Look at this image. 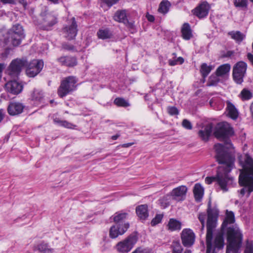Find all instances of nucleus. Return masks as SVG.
<instances>
[{
	"label": "nucleus",
	"instance_id": "30",
	"mask_svg": "<svg viewBox=\"0 0 253 253\" xmlns=\"http://www.w3.org/2000/svg\"><path fill=\"white\" fill-rule=\"evenodd\" d=\"M167 227L170 231L180 230L181 228V222L175 218H170Z\"/></svg>",
	"mask_w": 253,
	"mask_h": 253
},
{
	"label": "nucleus",
	"instance_id": "23",
	"mask_svg": "<svg viewBox=\"0 0 253 253\" xmlns=\"http://www.w3.org/2000/svg\"><path fill=\"white\" fill-rule=\"evenodd\" d=\"M212 126L211 124L205 126L204 129L200 130L198 135L202 140L207 141L209 140L212 130Z\"/></svg>",
	"mask_w": 253,
	"mask_h": 253
},
{
	"label": "nucleus",
	"instance_id": "49",
	"mask_svg": "<svg viewBox=\"0 0 253 253\" xmlns=\"http://www.w3.org/2000/svg\"><path fill=\"white\" fill-rule=\"evenodd\" d=\"M168 112L170 115H177L179 114L178 109L174 106L169 107L168 108Z\"/></svg>",
	"mask_w": 253,
	"mask_h": 253
},
{
	"label": "nucleus",
	"instance_id": "12",
	"mask_svg": "<svg viewBox=\"0 0 253 253\" xmlns=\"http://www.w3.org/2000/svg\"><path fill=\"white\" fill-rule=\"evenodd\" d=\"M181 238L182 244L184 247H190L195 242V235L191 229H184L181 233Z\"/></svg>",
	"mask_w": 253,
	"mask_h": 253
},
{
	"label": "nucleus",
	"instance_id": "45",
	"mask_svg": "<svg viewBox=\"0 0 253 253\" xmlns=\"http://www.w3.org/2000/svg\"><path fill=\"white\" fill-rule=\"evenodd\" d=\"M163 215L160 214H157L155 217L151 220V225L152 226H154L160 223L162 220Z\"/></svg>",
	"mask_w": 253,
	"mask_h": 253
},
{
	"label": "nucleus",
	"instance_id": "6",
	"mask_svg": "<svg viewBox=\"0 0 253 253\" xmlns=\"http://www.w3.org/2000/svg\"><path fill=\"white\" fill-rule=\"evenodd\" d=\"M227 236L228 250H239L242 241V234L240 231L233 226H230L227 229Z\"/></svg>",
	"mask_w": 253,
	"mask_h": 253
},
{
	"label": "nucleus",
	"instance_id": "25",
	"mask_svg": "<svg viewBox=\"0 0 253 253\" xmlns=\"http://www.w3.org/2000/svg\"><path fill=\"white\" fill-rule=\"evenodd\" d=\"M204 190L200 183H196L193 189V193L196 201L200 202L203 198Z\"/></svg>",
	"mask_w": 253,
	"mask_h": 253
},
{
	"label": "nucleus",
	"instance_id": "27",
	"mask_svg": "<svg viewBox=\"0 0 253 253\" xmlns=\"http://www.w3.org/2000/svg\"><path fill=\"white\" fill-rule=\"evenodd\" d=\"M128 213L123 211L116 212L113 216V220L116 224H124V220L127 218Z\"/></svg>",
	"mask_w": 253,
	"mask_h": 253
},
{
	"label": "nucleus",
	"instance_id": "3",
	"mask_svg": "<svg viewBox=\"0 0 253 253\" xmlns=\"http://www.w3.org/2000/svg\"><path fill=\"white\" fill-rule=\"evenodd\" d=\"M213 133L215 137L224 141V145L220 144L223 146L226 151L230 153L228 149L231 148L233 145L229 137L234 134V130L230 125L226 122L219 123Z\"/></svg>",
	"mask_w": 253,
	"mask_h": 253
},
{
	"label": "nucleus",
	"instance_id": "29",
	"mask_svg": "<svg viewBox=\"0 0 253 253\" xmlns=\"http://www.w3.org/2000/svg\"><path fill=\"white\" fill-rule=\"evenodd\" d=\"M114 19L117 22L124 23L128 19L126 10L125 9L117 10L114 16Z\"/></svg>",
	"mask_w": 253,
	"mask_h": 253
},
{
	"label": "nucleus",
	"instance_id": "11",
	"mask_svg": "<svg viewBox=\"0 0 253 253\" xmlns=\"http://www.w3.org/2000/svg\"><path fill=\"white\" fill-rule=\"evenodd\" d=\"M28 65V60L26 58H17L13 60L8 67L10 74L12 76H18L23 68Z\"/></svg>",
	"mask_w": 253,
	"mask_h": 253
},
{
	"label": "nucleus",
	"instance_id": "31",
	"mask_svg": "<svg viewBox=\"0 0 253 253\" xmlns=\"http://www.w3.org/2000/svg\"><path fill=\"white\" fill-rule=\"evenodd\" d=\"M228 35L237 43H241L246 37L244 34L239 31H232L229 32Z\"/></svg>",
	"mask_w": 253,
	"mask_h": 253
},
{
	"label": "nucleus",
	"instance_id": "57",
	"mask_svg": "<svg viewBox=\"0 0 253 253\" xmlns=\"http://www.w3.org/2000/svg\"><path fill=\"white\" fill-rule=\"evenodd\" d=\"M169 64L170 65V66H175L177 64H178L176 59L175 60H172V59H169Z\"/></svg>",
	"mask_w": 253,
	"mask_h": 253
},
{
	"label": "nucleus",
	"instance_id": "4",
	"mask_svg": "<svg viewBox=\"0 0 253 253\" xmlns=\"http://www.w3.org/2000/svg\"><path fill=\"white\" fill-rule=\"evenodd\" d=\"M239 184L244 187L240 191L241 197L247 193V197H249L253 191V170L242 171L239 176Z\"/></svg>",
	"mask_w": 253,
	"mask_h": 253
},
{
	"label": "nucleus",
	"instance_id": "9",
	"mask_svg": "<svg viewBox=\"0 0 253 253\" xmlns=\"http://www.w3.org/2000/svg\"><path fill=\"white\" fill-rule=\"evenodd\" d=\"M247 68V64L244 61L238 62L233 68V78L235 82L241 84L244 81Z\"/></svg>",
	"mask_w": 253,
	"mask_h": 253
},
{
	"label": "nucleus",
	"instance_id": "16",
	"mask_svg": "<svg viewBox=\"0 0 253 253\" xmlns=\"http://www.w3.org/2000/svg\"><path fill=\"white\" fill-rule=\"evenodd\" d=\"M187 187L185 185H181L174 188L170 193L173 200L179 202L183 201L185 199Z\"/></svg>",
	"mask_w": 253,
	"mask_h": 253
},
{
	"label": "nucleus",
	"instance_id": "42",
	"mask_svg": "<svg viewBox=\"0 0 253 253\" xmlns=\"http://www.w3.org/2000/svg\"><path fill=\"white\" fill-rule=\"evenodd\" d=\"M198 218L201 223V231L202 233H203L204 232V230L205 229V226L206 214L204 212H200L198 214Z\"/></svg>",
	"mask_w": 253,
	"mask_h": 253
},
{
	"label": "nucleus",
	"instance_id": "15",
	"mask_svg": "<svg viewBox=\"0 0 253 253\" xmlns=\"http://www.w3.org/2000/svg\"><path fill=\"white\" fill-rule=\"evenodd\" d=\"M77 26L75 18L73 17L71 24L63 28V32L67 40H72L76 37L78 32Z\"/></svg>",
	"mask_w": 253,
	"mask_h": 253
},
{
	"label": "nucleus",
	"instance_id": "53",
	"mask_svg": "<svg viewBox=\"0 0 253 253\" xmlns=\"http://www.w3.org/2000/svg\"><path fill=\"white\" fill-rule=\"evenodd\" d=\"M53 121L55 124L61 126L64 120H61L59 118L53 116Z\"/></svg>",
	"mask_w": 253,
	"mask_h": 253
},
{
	"label": "nucleus",
	"instance_id": "20",
	"mask_svg": "<svg viewBox=\"0 0 253 253\" xmlns=\"http://www.w3.org/2000/svg\"><path fill=\"white\" fill-rule=\"evenodd\" d=\"M57 61L61 66L73 67L77 64V60L75 57L71 56H63L57 59Z\"/></svg>",
	"mask_w": 253,
	"mask_h": 253
},
{
	"label": "nucleus",
	"instance_id": "10",
	"mask_svg": "<svg viewBox=\"0 0 253 253\" xmlns=\"http://www.w3.org/2000/svg\"><path fill=\"white\" fill-rule=\"evenodd\" d=\"M43 62L42 60L34 59L29 62L26 66V73L29 77H35L42 71Z\"/></svg>",
	"mask_w": 253,
	"mask_h": 253
},
{
	"label": "nucleus",
	"instance_id": "37",
	"mask_svg": "<svg viewBox=\"0 0 253 253\" xmlns=\"http://www.w3.org/2000/svg\"><path fill=\"white\" fill-rule=\"evenodd\" d=\"M240 96L242 100H248L251 99L253 96V93L247 88H244L240 94Z\"/></svg>",
	"mask_w": 253,
	"mask_h": 253
},
{
	"label": "nucleus",
	"instance_id": "13",
	"mask_svg": "<svg viewBox=\"0 0 253 253\" xmlns=\"http://www.w3.org/2000/svg\"><path fill=\"white\" fill-rule=\"evenodd\" d=\"M129 227L128 222L124 224H119L118 225L112 226L109 231V235L111 238H116L119 235L124 234Z\"/></svg>",
	"mask_w": 253,
	"mask_h": 253
},
{
	"label": "nucleus",
	"instance_id": "17",
	"mask_svg": "<svg viewBox=\"0 0 253 253\" xmlns=\"http://www.w3.org/2000/svg\"><path fill=\"white\" fill-rule=\"evenodd\" d=\"M210 6L207 1H204L197 6L193 10V14L199 19L207 16Z\"/></svg>",
	"mask_w": 253,
	"mask_h": 253
},
{
	"label": "nucleus",
	"instance_id": "33",
	"mask_svg": "<svg viewBox=\"0 0 253 253\" xmlns=\"http://www.w3.org/2000/svg\"><path fill=\"white\" fill-rule=\"evenodd\" d=\"M230 70V65L225 64L219 66L216 70V75L218 77H221L229 73Z\"/></svg>",
	"mask_w": 253,
	"mask_h": 253
},
{
	"label": "nucleus",
	"instance_id": "21",
	"mask_svg": "<svg viewBox=\"0 0 253 253\" xmlns=\"http://www.w3.org/2000/svg\"><path fill=\"white\" fill-rule=\"evenodd\" d=\"M6 85L8 91L13 94L20 93L23 89V85L15 81L7 83Z\"/></svg>",
	"mask_w": 253,
	"mask_h": 253
},
{
	"label": "nucleus",
	"instance_id": "44",
	"mask_svg": "<svg viewBox=\"0 0 253 253\" xmlns=\"http://www.w3.org/2000/svg\"><path fill=\"white\" fill-rule=\"evenodd\" d=\"M219 81V79L218 77L216 76L211 75L209 79L208 83V85L209 86H213L217 84V83Z\"/></svg>",
	"mask_w": 253,
	"mask_h": 253
},
{
	"label": "nucleus",
	"instance_id": "63",
	"mask_svg": "<svg viewBox=\"0 0 253 253\" xmlns=\"http://www.w3.org/2000/svg\"><path fill=\"white\" fill-rule=\"evenodd\" d=\"M250 111L251 113L252 117L253 118V102L251 103V104L250 105Z\"/></svg>",
	"mask_w": 253,
	"mask_h": 253
},
{
	"label": "nucleus",
	"instance_id": "52",
	"mask_svg": "<svg viewBox=\"0 0 253 253\" xmlns=\"http://www.w3.org/2000/svg\"><path fill=\"white\" fill-rule=\"evenodd\" d=\"M62 47L63 49L68 51L74 50L75 49V47L74 45L68 43H62Z\"/></svg>",
	"mask_w": 253,
	"mask_h": 253
},
{
	"label": "nucleus",
	"instance_id": "36",
	"mask_svg": "<svg viewBox=\"0 0 253 253\" xmlns=\"http://www.w3.org/2000/svg\"><path fill=\"white\" fill-rule=\"evenodd\" d=\"M170 3L168 0H163L160 4L158 11L159 12L166 14L169 9Z\"/></svg>",
	"mask_w": 253,
	"mask_h": 253
},
{
	"label": "nucleus",
	"instance_id": "54",
	"mask_svg": "<svg viewBox=\"0 0 253 253\" xmlns=\"http://www.w3.org/2000/svg\"><path fill=\"white\" fill-rule=\"evenodd\" d=\"M234 54V52L232 50H229L227 51L226 53L224 54H222V57H229L233 55Z\"/></svg>",
	"mask_w": 253,
	"mask_h": 253
},
{
	"label": "nucleus",
	"instance_id": "19",
	"mask_svg": "<svg viewBox=\"0 0 253 253\" xmlns=\"http://www.w3.org/2000/svg\"><path fill=\"white\" fill-rule=\"evenodd\" d=\"M25 106L19 102H11L8 105L7 112L11 116H15L22 113Z\"/></svg>",
	"mask_w": 253,
	"mask_h": 253
},
{
	"label": "nucleus",
	"instance_id": "32",
	"mask_svg": "<svg viewBox=\"0 0 253 253\" xmlns=\"http://www.w3.org/2000/svg\"><path fill=\"white\" fill-rule=\"evenodd\" d=\"M97 35L98 38L102 40L111 39L113 36L112 32L108 28L99 29L97 33Z\"/></svg>",
	"mask_w": 253,
	"mask_h": 253
},
{
	"label": "nucleus",
	"instance_id": "61",
	"mask_svg": "<svg viewBox=\"0 0 253 253\" xmlns=\"http://www.w3.org/2000/svg\"><path fill=\"white\" fill-rule=\"evenodd\" d=\"M4 118V114L3 110L0 109V123L2 121Z\"/></svg>",
	"mask_w": 253,
	"mask_h": 253
},
{
	"label": "nucleus",
	"instance_id": "1",
	"mask_svg": "<svg viewBox=\"0 0 253 253\" xmlns=\"http://www.w3.org/2000/svg\"><path fill=\"white\" fill-rule=\"evenodd\" d=\"M214 149L216 153L215 157L216 161L219 164H223L224 166L218 167L216 175L207 177L205 181L208 184H211L213 181H216L221 189L226 192L228 191L227 185L233 179L229 176V173L234 166L235 158L231 153L226 151L220 143L215 144Z\"/></svg>",
	"mask_w": 253,
	"mask_h": 253
},
{
	"label": "nucleus",
	"instance_id": "51",
	"mask_svg": "<svg viewBox=\"0 0 253 253\" xmlns=\"http://www.w3.org/2000/svg\"><path fill=\"white\" fill-rule=\"evenodd\" d=\"M120 0H101L102 2L106 4L109 7L116 4Z\"/></svg>",
	"mask_w": 253,
	"mask_h": 253
},
{
	"label": "nucleus",
	"instance_id": "60",
	"mask_svg": "<svg viewBox=\"0 0 253 253\" xmlns=\"http://www.w3.org/2000/svg\"><path fill=\"white\" fill-rule=\"evenodd\" d=\"M239 250H228V248H227L226 253H238Z\"/></svg>",
	"mask_w": 253,
	"mask_h": 253
},
{
	"label": "nucleus",
	"instance_id": "7",
	"mask_svg": "<svg viewBox=\"0 0 253 253\" xmlns=\"http://www.w3.org/2000/svg\"><path fill=\"white\" fill-rule=\"evenodd\" d=\"M25 37L23 27L19 24L13 25L8 32V40L14 46L19 45Z\"/></svg>",
	"mask_w": 253,
	"mask_h": 253
},
{
	"label": "nucleus",
	"instance_id": "5",
	"mask_svg": "<svg viewBox=\"0 0 253 253\" xmlns=\"http://www.w3.org/2000/svg\"><path fill=\"white\" fill-rule=\"evenodd\" d=\"M78 79L75 76H68L61 82L58 88L57 93L59 96L63 98L76 90Z\"/></svg>",
	"mask_w": 253,
	"mask_h": 253
},
{
	"label": "nucleus",
	"instance_id": "41",
	"mask_svg": "<svg viewBox=\"0 0 253 253\" xmlns=\"http://www.w3.org/2000/svg\"><path fill=\"white\" fill-rule=\"evenodd\" d=\"M233 3L236 7L246 8L248 6L247 0H233Z\"/></svg>",
	"mask_w": 253,
	"mask_h": 253
},
{
	"label": "nucleus",
	"instance_id": "47",
	"mask_svg": "<svg viewBox=\"0 0 253 253\" xmlns=\"http://www.w3.org/2000/svg\"><path fill=\"white\" fill-rule=\"evenodd\" d=\"M182 126L186 129L191 130L192 129V125L191 122L187 120L184 119L182 122Z\"/></svg>",
	"mask_w": 253,
	"mask_h": 253
},
{
	"label": "nucleus",
	"instance_id": "14",
	"mask_svg": "<svg viewBox=\"0 0 253 253\" xmlns=\"http://www.w3.org/2000/svg\"><path fill=\"white\" fill-rule=\"evenodd\" d=\"M42 17L43 25L42 28L44 30H50L51 27L57 23V18L53 15L45 11L41 13Z\"/></svg>",
	"mask_w": 253,
	"mask_h": 253
},
{
	"label": "nucleus",
	"instance_id": "8",
	"mask_svg": "<svg viewBox=\"0 0 253 253\" xmlns=\"http://www.w3.org/2000/svg\"><path fill=\"white\" fill-rule=\"evenodd\" d=\"M138 238L135 234H130L127 238L119 242L116 248L118 252L122 253H127L131 251L137 242Z\"/></svg>",
	"mask_w": 253,
	"mask_h": 253
},
{
	"label": "nucleus",
	"instance_id": "22",
	"mask_svg": "<svg viewBox=\"0 0 253 253\" xmlns=\"http://www.w3.org/2000/svg\"><path fill=\"white\" fill-rule=\"evenodd\" d=\"M135 211L138 217L141 220H145L149 216L148 206L146 204L137 206Z\"/></svg>",
	"mask_w": 253,
	"mask_h": 253
},
{
	"label": "nucleus",
	"instance_id": "38",
	"mask_svg": "<svg viewBox=\"0 0 253 253\" xmlns=\"http://www.w3.org/2000/svg\"><path fill=\"white\" fill-rule=\"evenodd\" d=\"M38 250L42 253H51L53 249L46 243H42L38 246Z\"/></svg>",
	"mask_w": 253,
	"mask_h": 253
},
{
	"label": "nucleus",
	"instance_id": "35",
	"mask_svg": "<svg viewBox=\"0 0 253 253\" xmlns=\"http://www.w3.org/2000/svg\"><path fill=\"white\" fill-rule=\"evenodd\" d=\"M227 108L229 116L233 120L236 119L238 117V112L235 106L231 103H229Z\"/></svg>",
	"mask_w": 253,
	"mask_h": 253
},
{
	"label": "nucleus",
	"instance_id": "59",
	"mask_svg": "<svg viewBox=\"0 0 253 253\" xmlns=\"http://www.w3.org/2000/svg\"><path fill=\"white\" fill-rule=\"evenodd\" d=\"M147 17V20L149 21V22H154V20H155V17H154V16L152 15H148L146 16Z\"/></svg>",
	"mask_w": 253,
	"mask_h": 253
},
{
	"label": "nucleus",
	"instance_id": "2",
	"mask_svg": "<svg viewBox=\"0 0 253 253\" xmlns=\"http://www.w3.org/2000/svg\"><path fill=\"white\" fill-rule=\"evenodd\" d=\"M219 211L216 206H212L211 201L210 200L207 209V233H206V253H211L212 247L213 234L217 225Z\"/></svg>",
	"mask_w": 253,
	"mask_h": 253
},
{
	"label": "nucleus",
	"instance_id": "50",
	"mask_svg": "<svg viewBox=\"0 0 253 253\" xmlns=\"http://www.w3.org/2000/svg\"><path fill=\"white\" fill-rule=\"evenodd\" d=\"M61 126L67 128L74 129L77 127V126L64 120Z\"/></svg>",
	"mask_w": 253,
	"mask_h": 253
},
{
	"label": "nucleus",
	"instance_id": "39",
	"mask_svg": "<svg viewBox=\"0 0 253 253\" xmlns=\"http://www.w3.org/2000/svg\"><path fill=\"white\" fill-rule=\"evenodd\" d=\"M114 103L118 107H127L130 106L129 102L122 97L116 98Z\"/></svg>",
	"mask_w": 253,
	"mask_h": 253
},
{
	"label": "nucleus",
	"instance_id": "24",
	"mask_svg": "<svg viewBox=\"0 0 253 253\" xmlns=\"http://www.w3.org/2000/svg\"><path fill=\"white\" fill-rule=\"evenodd\" d=\"M181 32L182 37L185 40H189L193 36L190 25L188 23H185L183 24Z\"/></svg>",
	"mask_w": 253,
	"mask_h": 253
},
{
	"label": "nucleus",
	"instance_id": "64",
	"mask_svg": "<svg viewBox=\"0 0 253 253\" xmlns=\"http://www.w3.org/2000/svg\"><path fill=\"white\" fill-rule=\"evenodd\" d=\"M139 248V253H149L146 250H141L140 248Z\"/></svg>",
	"mask_w": 253,
	"mask_h": 253
},
{
	"label": "nucleus",
	"instance_id": "58",
	"mask_svg": "<svg viewBox=\"0 0 253 253\" xmlns=\"http://www.w3.org/2000/svg\"><path fill=\"white\" fill-rule=\"evenodd\" d=\"M178 64H182L183 63L184 60L183 57H179L176 59Z\"/></svg>",
	"mask_w": 253,
	"mask_h": 253
},
{
	"label": "nucleus",
	"instance_id": "43",
	"mask_svg": "<svg viewBox=\"0 0 253 253\" xmlns=\"http://www.w3.org/2000/svg\"><path fill=\"white\" fill-rule=\"evenodd\" d=\"M124 24L129 29L131 33H133L136 31L135 26L134 25V22L133 21H129L127 19Z\"/></svg>",
	"mask_w": 253,
	"mask_h": 253
},
{
	"label": "nucleus",
	"instance_id": "18",
	"mask_svg": "<svg viewBox=\"0 0 253 253\" xmlns=\"http://www.w3.org/2000/svg\"><path fill=\"white\" fill-rule=\"evenodd\" d=\"M31 99L35 106H43L45 104L44 93L41 90L34 89L31 94Z\"/></svg>",
	"mask_w": 253,
	"mask_h": 253
},
{
	"label": "nucleus",
	"instance_id": "46",
	"mask_svg": "<svg viewBox=\"0 0 253 253\" xmlns=\"http://www.w3.org/2000/svg\"><path fill=\"white\" fill-rule=\"evenodd\" d=\"M245 163L247 166L251 168L249 169L245 170L244 171H248L250 170L251 169H253V159L249 155H246Z\"/></svg>",
	"mask_w": 253,
	"mask_h": 253
},
{
	"label": "nucleus",
	"instance_id": "28",
	"mask_svg": "<svg viewBox=\"0 0 253 253\" xmlns=\"http://www.w3.org/2000/svg\"><path fill=\"white\" fill-rule=\"evenodd\" d=\"M235 221L234 213L232 211H228L227 210L226 211L225 219L221 225V228L224 229L227 227L228 224H232L234 223Z\"/></svg>",
	"mask_w": 253,
	"mask_h": 253
},
{
	"label": "nucleus",
	"instance_id": "62",
	"mask_svg": "<svg viewBox=\"0 0 253 253\" xmlns=\"http://www.w3.org/2000/svg\"><path fill=\"white\" fill-rule=\"evenodd\" d=\"M133 143H125L122 145V147L124 148L128 147L130 146H131Z\"/></svg>",
	"mask_w": 253,
	"mask_h": 253
},
{
	"label": "nucleus",
	"instance_id": "56",
	"mask_svg": "<svg viewBox=\"0 0 253 253\" xmlns=\"http://www.w3.org/2000/svg\"><path fill=\"white\" fill-rule=\"evenodd\" d=\"M247 56L249 60L251 62V63L253 65V54H252L251 53H248Z\"/></svg>",
	"mask_w": 253,
	"mask_h": 253
},
{
	"label": "nucleus",
	"instance_id": "48",
	"mask_svg": "<svg viewBox=\"0 0 253 253\" xmlns=\"http://www.w3.org/2000/svg\"><path fill=\"white\" fill-rule=\"evenodd\" d=\"M245 253H253V244L248 241L244 251Z\"/></svg>",
	"mask_w": 253,
	"mask_h": 253
},
{
	"label": "nucleus",
	"instance_id": "40",
	"mask_svg": "<svg viewBox=\"0 0 253 253\" xmlns=\"http://www.w3.org/2000/svg\"><path fill=\"white\" fill-rule=\"evenodd\" d=\"M172 253H182L183 249L179 242L173 241L171 245Z\"/></svg>",
	"mask_w": 253,
	"mask_h": 253
},
{
	"label": "nucleus",
	"instance_id": "26",
	"mask_svg": "<svg viewBox=\"0 0 253 253\" xmlns=\"http://www.w3.org/2000/svg\"><path fill=\"white\" fill-rule=\"evenodd\" d=\"M213 244L215 248L220 250L223 248L224 245V239L223 232H218L215 235Z\"/></svg>",
	"mask_w": 253,
	"mask_h": 253
},
{
	"label": "nucleus",
	"instance_id": "34",
	"mask_svg": "<svg viewBox=\"0 0 253 253\" xmlns=\"http://www.w3.org/2000/svg\"><path fill=\"white\" fill-rule=\"evenodd\" d=\"M213 67L211 65H208L206 63H203L201 65L200 73L202 77L205 79L212 70Z\"/></svg>",
	"mask_w": 253,
	"mask_h": 253
},
{
	"label": "nucleus",
	"instance_id": "55",
	"mask_svg": "<svg viewBox=\"0 0 253 253\" xmlns=\"http://www.w3.org/2000/svg\"><path fill=\"white\" fill-rule=\"evenodd\" d=\"M0 1L3 4L15 3V0H0Z\"/></svg>",
	"mask_w": 253,
	"mask_h": 253
}]
</instances>
